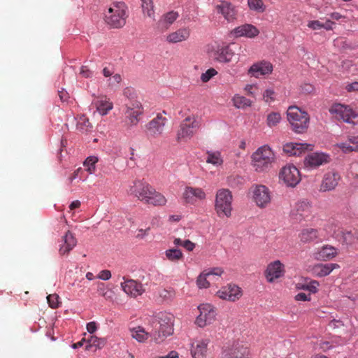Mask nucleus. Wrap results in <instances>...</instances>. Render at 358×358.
<instances>
[{
    "label": "nucleus",
    "instance_id": "a878e982",
    "mask_svg": "<svg viewBox=\"0 0 358 358\" xmlns=\"http://www.w3.org/2000/svg\"><path fill=\"white\" fill-rule=\"evenodd\" d=\"M161 332L171 335L173 332V316L167 313H159L157 315Z\"/></svg>",
    "mask_w": 358,
    "mask_h": 358
},
{
    "label": "nucleus",
    "instance_id": "69168bd1",
    "mask_svg": "<svg viewBox=\"0 0 358 358\" xmlns=\"http://www.w3.org/2000/svg\"><path fill=\"white\" fill-rule=\"evenodd\" d=\"M345 89L348 92H358V81L347 84Z\"/></svg>",
    "mask_w": 358,
    "mask_h": 358
},
{
    "label": "nucleus",
    "instance_id": "7c9ffc66",
    "mask_svg": "<svg viewBox=\"0 0 358 358\" xmlns=\"http://www.w3.org/2000/svg\"><path fill=\"white\" fill-rule=\"evenodd\" d=\"M234 56V52L229 45L218 47L215 53V58L220 62H229Z\"/></svg>",
    "mask_w": 358,
    "mask_h": 358
},
{
    "label": "nucleus",
    "instance_id": "2eb2a0df",
    "mask_svg": "<svg viewBox=\"0 0 358 358\" xmlns=\"http://www.w3.org/2000/svg\"><path fill=\"white\" fill-rule=\"evenodd\" d=\"M285 273V266L280 260L270 262L265 271V278L267 282L273 283L282 278Z\"/></svg>",
    "mask_w": 358,
    "mask_h": 358
},
{
    "label": "nucleus",
    "instance_id": "f8f14e48",
    "mask_svg": "<svg viewBox=\"0 0 358 358\" xmlns=\"http://www.w3.org/2000/svg\"><path fill=\"white\" fill-rule=\"evenodd\" d=\"M273 71V66L268 60L262 59L252 64L248 73L256 78H266L269 76Z\"/></svg>",
    "mask_w": 358,
    "mask_h": 358
},
{
    "label": "nucleus",
    "instance_id": "a19ab883",
    "mask_svg": "<svg viewBox=\"0 0 358 358\" xmlns=\"http://www.w3.org/2000/svg\"><path fill=\"white\" fill-rule=\"evenodd\" d=\"M76 127L77 129L81 132L88 131L92 127L88 118L84 115H81L78 117Z\"/></svg>",
    "mask_w": 358,
    "mask_h": 358
},
{
    "label": "nucleus",
    "instance_id": "58836bf2",
    "mask_svg": "<svg viewBox=\"0 0 358 358\" xmlns=\"http://www.w3.org/2000/svg\"><path fill=\"white\" fill-rule=\"evenodd\" d=\"M143 15L155 20V10L152 0H141Z\"/></svg>",
    "mask_w": 358,
    "mask_h": 358
},
{
    "label": "nucleus",
    "instance_id": "bb28decb",
    "mask_svg": "<svg viewBox=\"0 0 358 358\" xmlns=\"http://www.w3.org/2000/svg\"><path fill=\"white\" fill-rule=\"evenodd\" d=\"M62 243L59 245V252L64 255L70 252L77 244V240L73 233L68 231L62 239Z\"/></svg>",
    "mask_w": 358,
    "mask_h": 358
},
{
    "label": "nucleus",
    "instance_id": "39448f33",
    "mask_svg": "<svg viewBox=\"0 0 358 358\" xmlns=\"http://www.w3.org/2000/svg\"><path fill=\"white\" fill-rule=\"evenodd\" d=\"M201 118L196 115L186 117L180 123L177 132L178 141H187L190 139L199 129Z\"/></svg>",
    "mask_w": 358,
    "mask_h": 358
},
{
    "label": "nucleus",
    "instance_id": "6ab92c4d",
    "mask_svg": "<svg viewBox=\"0 0 358 358\" xmlns=\"http://www.w3.org/2000/svg\"><path fill=\"white\" fill-rule=\"evenodd\" d=\"M246 352L244 341H237L232 345L224 348L222 353V358H244Z\"/></svg>",
    "mask_w": 358,
    "mask_h": 358
},
{
    "label": "nucleus",
    "instance_id": "0eeeda50",
    "mask_svg": "<svg viewBox=\"0 0 358 358\" xmlns=\"http://www.w3.org/2000/svg\"><path fill=\"white\" fill-rule=\"evenodd\" d=\"M252 201L259 208H266L272 201V193L269 188L262 184H253L250 187Z\"/></svg>",
    "mask_w": 358,
    "mask_h": 358
},
{
    "label": "nucleus",
    "instance_id": "338daca9",
    "mask_svg": "<svg viewBox=\"0 0 358 358\" xmlns=\"http://www.w3.org/2000/svg\"><path fill=\"white\" fill-rule=\"evenodd\" d=\"M150 228L148 227L145 229H138L136 238L138 239H143L149 233Z\"/></svg>",
    "mask_w": 358,
    "mask_h": 358
},
{
    "label": "nucleus",
    "instance_id": "37998d69",
    "mask_svg": "<svg viewBox=\"0 0 358 358\" xmlns=\"http://www.w3.org/2000/svg\"><path fill=\"white\" fill-rule=\"evenodd\" d=\"M97 292L99 294L104 297L106 300H112L113 293L103 283H99Z\"/></svg>",
    "mask_w": 358,
    "mask_h": 358
},
{
    "label": "nucleus",
    "instance_id": "3c124183",
    "mask_svg": "<svg viewBox=\"0 0 358 358\" xmlns=\"http://www.w3.org/2000/svg\"><path fill=\"white\" fill-rule=\"evenodd\" d=\"M59 297L57 294H49L47 296L48 303L50 308H57L59 307L60 302L59 301Z\"/></svg>",
    "mask_w": 358,
    "mask_h": 358
},
{
    "label": "nucleus",
    "instance_id": "4468645a",
    "mask_svg": "<svg viewBox=\"0 0 358 358\" xmlns=\"http://www.w3.org/2000/svg\"><path fill=\"white\" fill-rule=\"evenodd\" d=\"M198 309L200 313L196 319V324L199 327H203L211 324L215 320L216 312L210 304H201Z\"/></svg>",
    "mask_w": 358,
    "mask_h": 358
},
{
    "label": "nucleus",
    "instance_id": "603ef678",
    "mask_svg": "<svg viewBox=\"0 0 358 358\" xmlns=\"http://www.w3.org/2000/svg\"><path fill=\"white\" fill-rule=\"evenodd\" d=\"M335 146L339 148L344 153L352 152L351 145L347 139L345 141L337 143Z\"/></svg>",
    "mask_w": 358,
    "mask_h": 358
},
{
    "label": "nucleus",
    "instance_id": "7ed1b4c3",
    "mask_svg": "<svg viewBox=\"0 0 358 358\" xmlns=\"http://www.w3.org/2000/svg\"><path fill=\"white\" fill-rule=\"evenodd\" d=\"M127 7L123 2L113 3L109 6L103 15L104 22L113 29H119L124 26Z\"/></svg>",
    "mask_w": 358,
    "mask_h": 358
},
{
    "label": "nucleus",
    "instance_id": "4d7b16f0",
    "mask_svg": "<svg viewBox=\"0 0 358 358\" xmlns=\"http://www.w3.org/2000/svg\"><path fill=\"white\" fill-rule=\"evenodd\" d=\"M319 282L316 280L311 281L308 285L303 287V289L308 290L311 293H316L318 290Z\"/></svg>",
    "mask_w": 358,
    "mask_h": 358
},
{
    "label": "nucleus",
    "instance_id": "13d9d810",
    "mask_svg": "<svg viewBox=\"0 0 358 358\" xmlns=\"http://www.w3.org/2000/svg\"><path fill=\"white\" fill-rule=\"evenodd\" d=\"M259 34V30L254 25L248 24V38H255Z\"/></svg>",
    "mask_w": 358,
    "mask_h": 358
},
{
    "label": "nucleus",
    "instance_id": "8fccbe9b",
    "mask_svg": "<svg viewBox=\"0 0 358 358\" xmlns=\"http://www.w3.org/2000/svg\"><path fill=\"white\" fill-rule=\"evenodd\" d=\"M217 73V71L215 69L210 68L201 74V80L203 83H207Z\"/></svg>",
    "mask_w": 358,
    "mask_h": 358
},
{
    "label": "nucleus",
    "instance_id": "72a5a7b5",
    "mask_svg": "<svg viewBox=\"0 0 358 358\" xmlns=\"http://www.w3.org/2000/svg\"><path fill=\"white\" fill-rule=\"evenodd\" d=\"M176 12L171 11L165 14L158 22V26L162 30H166L178 18Z\"/></svg>",
    "mask_w": 358,
    "mask_h": 358
},
{
    "label": "nucleus",
    "instance_id": "393cba45",
    "mask_svg": "<svg viewBox=\"0 0 358 358\" xmlns=\"http://www.w3.org/2000/svg\"><path fill=\"white\" fill-rule=\"evenodd\" d=\"M123 291L128 295L133 297L141 296L144 292L143 285L134 280H125L121 283Z\"/></svg>",
    "mask_w": 358,
    "mask_h": 358
},
{
    "label": "nucleus",
    "instance_id": "aec40b11",
    "mask_svg": "<svg viewBox=\"0 0 358 358\" xmlns=\"http://www.w3.org/2000/svg\"><path fill=\"white\" fill-rule=\"evenodd\" d=\"M206 196L203 189L191 186H187L182 193V199L185 202L189 204H194L199 200H204Z\"/></svg>",
    "mask_w": 358,
    "mask_h": 358
},
{
    "label": "nucleus",
    "instance_id": "9b49d317",
    "mask_svg": "<svg viewBox=\"0 0 358 358\" xmlns=\"http://www.w3.org/2000/svg\"><path fill=\"white\" fill-rule=\"evenodd\" d=\"M143 113V108L138 101H131L126 105L125 122L130 127L136 126Z\"/></svg>",
    "mask_w": 358,
    "mask_h": 358
},
{
    "label": "nucleus",
    "instance_id": "a211bd4d",
    "mask_svg": "<svg viewBox=\"0 0 358 358\" xmlns=\"http://www.w3.org/2000/svg\"><path fill=\"white\" fill-rule=\"evenodd\" d=\"M313 148V144L289 142L283 145L282 150L289 156H299L306 151H312Z\"/></svg>",
    "mask_w": 358,
    "mask_h": 358
},
{
    "label": "nucleus",
    "instance_id": "cd10ccee",
    "mask_svg": "<svg viewBox=\"0 0 358 358\" xmlns=\"http://www.w3.org/2000/svg\"><path fill=\"white\" fill-rule=\"evenodd\" d=\"M190 36V29L187 27H182L176 31L170 33L166 36V41L170 43H177L185 41Z\"/></svg>",
    "mask_w": 358,
    "mask_h": 358
},
{
    "label": "nucleus",
    "instance_id": "412c9836",
    "mask_svg": "<svg viewBox=\"0 0 358 358\" xmlns=\"http://www.w3.org/2000/svg\"><path fill=\"white\" fill-rule=\"evenodd\" d=\"M217 295L222 299L235 301L242 296V292L237 285L229 284L217 291Z\"/></svg>",
    "mask_w": 358,
    "mask_h": 358
},
{
    "label": "nucleus",
    "instance_id": "473e14b6",
    "mask_svg": "<svg viewBox=\"0 0 358 358\" xmlns=\"http://www.w3.org/2000/svg\"><path fill=\"white\" fill-rule=\"evenodd\" d=\"M310 210V205L307 201H299L296 203L292 210V215L297 217H306L308 216Z\"/></svg>",
    "mask_w": 358,
    "mask_h": 358
},
{
    "label": "nucleus",
    "instance_id": "09e8293b",
    "mask_svg": "<svg viewBox=\"0 0 358 358\" xmlns=\"http://www.w3.org/2000/svg\"><path fill=\"white\" fill-rule=\"evenodd\" d=\"M169 336V334H165L164 332H161L159 328L158 331H155L152 334H150V336L152 337L156 343H160L163 342L164 339Z\"/></svg>",
    "mask_w": 358,
    "mask_h": 358
},
{
    "label": "nucleus",
    "instance_id": "c9c22d12",
    "mask_svg": "<svg viewBox=\"0 0 358 358\" xmlns=\"http://www.w3.org/2000/svg\"><path fill=\"white\" fill-rule=\"evenodd\" d=\"M206 162L214 166H220L223 164V159L219 151H207Z\"/></svg>",
    "mask_w": 358,
    "mask_h": 358
},
{
    "label": "nucleus",
    "instance_id": "2f4dec72",
    "mask_svg": "<svg viewBox=\"0 0 358 358\" xmlns=\"http://www.w3.org/2000/svg\"><path fill=\"white\" fill-rule=\"evenodd\" d=\"M97 111L101 115H106L113 108V103L106 96L98 97L94 101Z\"/></svg>",
    "mask_w": 358,
    "mask_h": 358
},
{
    "label": "nucleus",
    "instance_id": "e2e57ef3",
    "mask_svg": "<svg viewBox=\"0 0 358 358\" xmlns=\"http://www.w3.org/2000/svg\"><path fill=\"white\" fill-rule=\"evenodd\" d=\"M97 278L103 280H108L111 278V273L109 270H102L99 273Z\"/></svg>",
    "mask_w": 358,
    "mask_h": 358
},
{
    "label": "nucleus",
    "instance_id": "ddd939ff",
    "mask_svg": "<svg viewBox=\"0 0 358 358\" xmlns=\"http://www.w3.org/2000/svg\"><path fill=\"white\" fill-rule=\"evenodd\" d=\"M330 162V156L322 152H312L303 159V166L308 169H315Z\"/></svg>",
    "mask_w": 358,
    "mask_h": 358
},
{
    "label": "nucleus",
    "instance_id": "052dcab7",
    "mask_svg": "<svg viewBox=\"0 0 358 358\" xmlns=\"http://www.w3.org/2000/svg\"><path fill=\"white\" fill-rule=\"evenodd\" d=\"M352 152H358V136H350L348 138Z\"/></svg>",
    "mask_w": 358,
    "mask_h": 358
},
{
    "label": "nucleus",
    "instance_id": "774afa93",
    "mask_svg": "<svg viewBox=\"0 0 358 358\" xmlns=\"http://www.w3.org/2000/svg\"><path fill=\"white\" fill-rule=\"evenodd\" d=\"M80 74L83 77L87 78L92 77V72L87 66H83L80 68Z\"/></svg>",
    "mask_w": 358,
    "mask_h": 358
},
{
    "label": "nucleus",
    "instance_id": "423d86ee",
    "mask_svg": "<svg viewBox=\"0 0 358 358\" xmlns=\"http://www.w3.org/2000/svg\"><path fill=\"white\" fill-rule=\"evenodd\" d=\"M215 210L220 217L231 215L232 195L227 189H219L215 195Z\"/></svg>",
    "mask_w": 358,
    "mask_h": 358
},
{
    "label": "nucleus",
    "instance_id": "9d476101",
    "mask_svg": "<svg viewBox=\"0 0 358 358\" xmlns=\"http://www.w3.org/2000/svg\"><path fill=\"white\" fill-rule=\"evenodd\" d=\"M330 114L337 120L350 122L351 120L358 116V113L349 106L335 103L329 108Z\"/></svg>",
    "mask_w": 358,
    "mask_h": 358
},
{
    "label": "nucleus",
    "instance_id": "bf43d9fd",
    "mask_svg": "<svg viewBox=\"0 0 358 358\" xmlns=\"http://www.w3.org/2000/svg\"><path fill=\"white\" fill-rule=\"evenodd\" d=\"M233 34L236 37L243 36L246 34V25L243 24L238 27L235 28L232 31Z\"/></svg>",
    "mask_w": 358,
    "mask_h": 358
},
{
    "label": "nucleus",
    "instance_id": "1a4fd4ad",
    "mask_svg": "<svg viewBox=\"0 0 358 358\" xmlns=\"http://www.w3.org/2000/svg\"><path fill=\"white\" fill-rule=\"evenodd\" d=\"M279 180L287 187H295L301 181L298 169L292 164H287L279 172Z\"/></svg>",
    "mask_w": 358,
    "mask_h": 358
},
{
    "label": "nucleus",
    "instance_id": "c85d7f7f",
    "mask_svg": "<svg viewBox=\"0 0 358 358\" xmlns=\"http://www.w3.org/2000/svg\"><path fill=\"white\" fill-rule=\"evenodd\" d=\"M215 10L229 22L233 20L236 15L234 7L227 1H222L220 4L216 5Z\"/></svg>",
    "mask_w": 358,
    "mask_h": 358
},
{
    "label": "nucleus",
    "instance_id": "4c0bfd02",
    "mask_svg": "<svg viewBox=\"0 0 358 358\" xmlns=\"http://www.w3.org/2000/svg\"><path fill=\"white\" fill-rule=\"evenodd\" d=\"M248 6L256 13H262L266 10L263 0H248Z\"/></svg>",
    "mask_w": 358,
    "mask_h": 358
},
{
    "label": "nucleus",
    "instance_id": "c03bdc74",
    "mask_svg": "<svg viewBox=\"0 0 358 358\" xmlns=\"http://www.w3.org/2000/svg\"><path fill=\"white\" fill-rule=\"evenodd\" d=\"M98 162V158L95 156L88 157L84 162V166L87 167V171L89 173L92 174L95 172V164Z\"/></svg>",
    "mask_w": 358,
    "mask_h": 358
},
{
    "label": "nucleus",
    "instance_id": "de8ad7c7",
    "mask_svg": "<svg viewBox=\"0 0 358 358\" xmlns=\"http://www.w3.org/2000/svg\"><path fill=\"white\" fill-rule=\"evenodd\" d=\"M275 96V91L271 88L266 89L263 93V99L266 103L268 104L274 102Z\"/></svg>",
    "mask_w": 358,
    "mask_h": 358
},
{
    "label": "nucleus",
    "instance_id": "f3484780",
    "mask_svg": "<svg viewBox=\"0 0 358 358\" xmlns=\"http://www.w3.org/2000/svg\"><path fill=\"white\" fill-rule=\"evenodd\" d=\"M210 340L208 338H196L191 343L190 352L192 358H206L208 345Z\"/></svg>",
    "mask_w": 358,
    "mask_h": 358
},
{
    "label": "nucleus",
    "instance_id": "5701e85b",
    "mask_svg": "<svg viewBox=\"0 0 358 358\" xmlns=\"http://www.w3.org/2000/svg\"><path fill=\"white\" fill-rule=\"evenodd\" d=\"M338 268L340 265L336 263H317L310 268V271L315 277L324 278L330 275L334 270Z\"/></svg>",
    "mask_w": 358,
    "mask_h": 358
},
{
    "label": "nucleus",
    "instance_id": "4be33fe9",
    "mask_svg": "<svg viewBox=\"0 0 358 358\" xmlns=\"http://www.w3.org/2000/svg\"><path fill=\"white\" fill-rule=\"evenodd\" d=\"M338 254L337 248L325 245L317 248L313 254V258L320 262H327L333 259Z\"/></svg>",
    "mask_w": 358,
    "mask_h": 358
},
{
    "label": "nucleus",
    "instance_id": "e433bc0d",
    "mask_svg": "<svg viewBox=\"0 0 358 358\" xmlns=\"http://www.w3.org/2000/svg\"><path fill=\"white\" fill-rule=\"evenodd\" d=\"M87 345L85 349L90 350L92 347L96 349H101L106 344V341L103 338H99L94 336H90L87 340Z\"/></svg>",
    "mask_w": 358,
    "mask_h": 358
},
{
    "label": "nucleus",
    "instance_id": "f704fd0d",
    "mask_svg": "<svg viewBox=\"0 0 358 358\" xmlns=\"http://www.w3.org/2000/svg\"><path fill=\"white\" fill-rule=\"evenodd\" d=\"M129 331L131 336L140 343L145 342L150 337V334L145 331V330L140 326L130 328Z\"/></svg>",
    "mask_w": 358,
    "mask_h": 358
},
{
    "label": "nucleus",
    "instance_id": "f03ea898",
    "mask_svg": "<svg viewBox=\"0 0 358 358\" xmlns=\"http://www.w3.org/2000/svg\"><path fill=\"white\" fill-rule=\"evenodd\" d=\"M250 165L257 173H264L271 169L276 162L274 150L268 145L258 148L251 155Z\"/></svg>",
    "mask_w": 358,
    "mask_h": 358
},
{
    "label": "nucleus",
    "instance_id": "b1692460",
    "mask_svg": "<svg viewBox=\"0 0 358 358\" xmlns=\"http://www.w3.org/2000/svg\"><path fill=\"white\" fill-rule=\"evenodd\" d=\"M224 270L220 267H216L201 273L196 280V284L199 288H207L210 285V277L221 276Z\"/></svg>",
    "mask_w": 358,
    "mask_h": 358
},
{
    "label": "nucleus",
    "instance_id": "20e7f679",
    "mask_svg": "<svg viewBox=\"0 0 358 358\" xmlns=\"http://www.w3.org/2000/svg\"><path fill=\"white\" fill-rule=\"evenodd\" d=\"M287 118L292 129L297 134L304 133L308 128L310 117L306 111L297 106H289L287 110Z\"/></svg>",
    "mask_w": 358,
    "mask_h": 358
},
{
    "label": "nucleus",
    "instance_id": "5fc2aeb1",
    "mask_svg": "<svg viewBox=\"0 0 358 358\" xmlns=\"http://www.w3.org/2000/svg\"><path fill=\"white\" fill-rule=\"evenodd\" d=\"M261 92L259 86L255 83L252 85H248V95H251L253 97H256Z\"/></svg>",
    "mask_w": 358,
    "mask_h": 358
},
{
    "label": "nucleus",
    "instance_id": "a18cd8bd",
    "mask_svg": "<svg viewBox=\"0 0 358 358\" xmlns=\"http://www.w3.org/2000/svg\"><path fill=\"white\" fill-rule=\"evenodd\" d=\"M234 106L239 109H244L246 106V99L244 96L235 94L232 99Z\"/></svg>",
    "mask_w": 358,
    "mask_h": 358
},
{
    "label": "nucleus",
    "instance_id": "0e129e2a",
    "mask_svg": "<svg viewBox=\"0 0 358 358\" xmlns=\"http://www.w3.org/2000/svg\"><path fill=\"white\" fill-rule=\"evenodd\" d=\"M294 299L297 301H310V296L305 293L300 292L294 296Z\"/></svg>",
    "mask_w": 358,
    "mask_h": 358
},
{
    "label": "nucleus",
    "instance_id": "79ce46f5",
    "mask_svg": "<svg viewBox=\"0 0 358 358\" xmlns=\"http://www.w3.org/2000/svg\"><path fill=\"white\" fill-rule=\"evenodd\" d=\"M282 117L280 113L271 112L268 114L266 117V124L268 127H276L281 121Z\"/></svg>",
    "mask_w": 358,
    "mask_h": 358
},
{
    "label": "nucleus",
    "instance_id": "49530a36",
    "mask_svg": "<svg viewBox=\"0 0 358 358\" xmlns=\"http://www.w3.org/2000/svg\"><path fill=\"white\" fill-rule=\"evenodd\" d=\"M157 295L162 301H167L171 299L175 296L173 290H167L165 289H159L157 291Z\"/></svg>",
    "mask_w": 358,
    "mask_h": 358
},
{
    "label": "nucleus",
    "instance_id": "f257e3e1",
    "mask_svg": "<svg viewBox=\"0 0 358 358\" xmlns=\"http://www.w3.org/2000/svg\"><path fill=\"white\" fill-rule=\"evenodd\" d=\"M127 194L147 206H164L167 203L165 196L144 180H134L128 187Z\"/></svg>",
    "mask_w": 358,
    "mask_h": 358
},
{
    "label": "nucleus",
    "instance_id": "dca6fc26",
    "mask_svg": "<svg viewBox=\"0 0 358 358\" xmlns=\"http://www.w3.org/2000/svg\"><path fill=\"white\" fill-rule=\"evenodd\" d=\"M341 179L340 174L334 170L327 171L322 177L319 191L327 192L334 190Z\"/></svg>",
    "mask_w": 358,
    "mask_h": 358
},
{
    "label": "nucleus",
    "instance_id": "6e6552de",
    "mask_svg": "<svg viewBox=\"0 0 358 358\" xmlns=\"http://www.w3.org/2000/svg\"><path fill=\"white\" fill-rule=\"evenodd\" d=\"M165 112L158 113L155 117L150 120L145 125V134L149 138H158L162 135L166 123V117L164 115Z\"/></svg>",
    "mask_w": 358,
    "mask_h": 358
},
{
    "label": "nucleus",
    "instance_id": "6e6d98bb",
    "mask_svg": "<svg viewBox=\"0 0 358 358\" xmlns=\"http://www.w3.org/2000/svg\"><path fill=\"white\" fill-rule=\"evenodd\" d=\"M329 326L333 329L341 330L344 328L345 324L341 320L334 319L330 321Z\"/></svg>",
    "mask_w": 358,
    "mask_h": 358
},
{
    "label": "nucleus",
    "instance_id": "680f3d73",
    "mask_svg": "<svg viewBox=\"0 0 358 358\" xmlns=\"http://www.w3.org/2000/svg\"><path fill=\"white\" fill-rule=\"evenodd\" d=\"M317 348L322 351L326 352L332 348V345L327 341H320L317 343Z\"/></svg>",
    "mask_w": 358,
    "mask_h": 358
},
{
    "label": "nucleus",
    "instance_id": "c756f323",
    "mask_svg": "<svg viewBox=\"0 0 358 358\" xmlns=\"http://www.w3.org/2000/svg\"><path fill=\"white\" fill-rule=\"evenodd\" d=\"M298 238L302 243L313 242L318 238V231L312 227L303 228L298 234Z\"/></svg>",
    "mask_w": 358,
    "mask_h": 358
},
{
    "label": "nucleus",
    "instance_id": "864d4df0",
    "mask_svg": "<svg viewBox=\"0 0 358 358\" xmlns=\"http://www.w3.org/2000/svg\"><path fill=\"white\" fill-rule=\"evenodd\" d=\"M307 27L312 31H318L322 29L323 23L318 20H312L308 21Z\"/></svg>",
    "mask_w": 358,
    "mask_h": 358
},
{
    "label": "nucleus",
    "instance_id": "ea45409f",
    "mask_svg": "<svg viewBox=\"0 0 358 358\" xmlns=\"http://www.w3.org/2000/svg\"><path fill=\"white\" fill-rule=\"evenodd\" d=\"M166 258L173 262H178L183 258L182 251L177 248H171L165 251Z\"/></svg>",
    "mask_w": 358,
    "mask_h": 358
}]
</instances>
